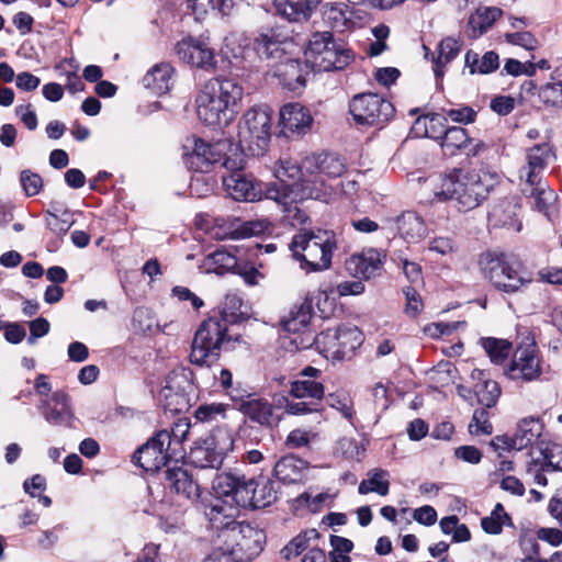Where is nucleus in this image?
<instances>
[{
	"mask_svg": "<svg viewBox=\"0 0 562 562\" xmlns=\"http://www.w3.org/2000/svg\"><path fill=\"white\" fill-rule=\"evenodd\" d=\"M47 227L57 235L66 234L74 224L69 211H64L61 216L54 212H47L45 216Z\"/></svg>",
	"mask_w": 562,
	"mask_h": 562,
	"instance_id": "5fc2aeb1",
	"label": "nucleus"
},
{
	"mask_svg": "<svg viewBox=\"0 0 562 562\" xmlns=\"http://www.w3.org/2000/svg\"><path fill=\"white\" fill-rule=\"evenodd\" d=\"M554 157L552 148L549 144L535 145L528 150V173L527 183L535 184L536 180L541 179L539 171Z\"/></svg>",
	"mask_w": 562,
	"mask_h": 562,
	"instance_id": "473e14b6",
	"label": "nucleus"
},
{
	"mask_svg": "<svg viewBox=\"0 0 562 562\" xmlns=\"http://www.w3.org/2000/svg\"><path fill=\"white\" fill-rule=\"evenodd\" d=\"M20 182L27 196L38 194L43 188V180L41 176L31 170H23L21 172Z\"/></svg>",
	"mask_w": 562,
	"mask_h": 562,
	"instance_id": "052dcab7",
	"label": "nucleus"
},
{
	"mask_svg": "<svg viewBox=\"0 0 562 562\" xmlns=\"http://www.w3.org/2000/svg\"><path fill=\"white\" fill-rule=\"evenodd\" d=\"M175 52L181 61L196 68L207 70L215 65L214 50L202 38L184 37L176 44Z\"/></svg>",
	"mask_w": 562,
	"mask_h": 562,
	"instance_id": "6ab92c4d",
	"label": "nucleus"
},
{
	"mask_svg": "<svg viewBox=\"0 0 562 562\" xmlns=\"http://www.w3.org/2000/svg\"><path fill=\"white\" fill-rule=\"evenodd\" d=\"M426 250L436 260H451L458 254L459 246L451 237L438 236L428 241Z\"/></svg>",
	"mask_w": 562,
	"mask_h": 562,
	"instance_id": "a18cd8bd",
	"label": "nucleus"
},
{
	"mask_svg": "<svg viewBox=\"0 0 562 562\" xmlns=\"http://www.w3.org/2000/svg\"><path fill=\"white\" fill-rule=\"evenodd\" d=\"M227 314L214 315L205 319L196 329L193 337L190 361L204 366L215 361L222 351V346L228 341Z\"/></svg>",
	"mask_w": 562,
	"mask_h": 562,
	"instance_id": "0eeeda50",
	"label": "nucleus"
},
{
	"mask_svg": "<svg viewBox=\"0 0 562 562\" xmlns=\"http://www.w3.org/2000/svg\"><path fill=\"white\" fill-rule=\"evenodd\" d=\"M462 43L454 37H446L440 41L437 47V58L435 60L434 71L436 77H441L443 67L454 59L460 53Z\"/></svg>",
	"mask_w": 562,
	"mask_h": 562,
	"instance_id": "79ce46f5",
	"label": "nucleus"
},
{
	"mask_svg": "<svg viewBox=\"0 0 562 562\" xmlns=\"http://www.w3.org/2000/svg\"><path fill=\"white\" fill-rule=\"evenodd\" d=\"M270 232L271 223L267 218H256L250 221H240L235 218L232 222L228 235L232 239H243Z\"/></svg>",
	"mask_w": 562,
	"mask_h": 562,
	"instance_id": "e433bc0d",
	"label": "nucleus"
},
{
	"mask_svg": "<svg viewBox=\"0 0 562 562\" xmlns=\"http://www.w3.org/2000/svg\"><path fill=\"white\" fill-rule=\"evenodd\" d=\"M274 176L277 182L267 189L266 196L286 209L305 199L324 202L331 199V187L326 186L321 177L308 178L303 165L299 167L292 161L281 160Z\"/></svg>",
	"mask_w": 562,
	"mask_h": 562,
	"instance_id": "f03ea898",
	"label": "nucleus"
},
{
	"mask_svg": "<svg viewBox=\"0 0 562 562\" xmlns=\"http://www.w3.org/2000/svg\"><path fill=\"white\" fill-rule=\"evenodd\" d=\"M481 346L495 364H502L513 351V345L507 339L486 337L481 339Z\"/></svg>",
	"mask_w": 562,
	"mask_h": 562,
	"instance_id": "37998d69",
	"label": "nucleus"
},
{
	"mask_svg": "<svg viewBox=\"0 0 562 562\" xmlns=\"http://www.w3.org/2000/svg\"><path fill=\"white\" fill-rule=\"evenodd\" d=\"M165 485L179 498L194 502L200 496V485L183 468H172L165 472Z\"/></svg>",
	"mask_w": 562,
	"mask_h": 562,
	"instance_id": "b1692460",
	"label": "nucleus"
},
{
	"mask_svg": "<svg viewBox=\"0 0 562 562\" xmlns=\"http://www.w3.org/2000/svg\"><path fill=\"white\" fill-rule=\"evenodd\" d=\"M190 424L180 419L172 428V435L167 430L158 431L151 439L143 445L135 453L134 461L147 472H155L167 464L175 457L172 443H180L186 439Z\"/></svg>",
	"mask_w": 562,
	"mask_h": 562,
	"instance_id": "6e6552de",
	"label": "nucleus"
},
{
	"mask_svg": "<svg viewBox=\"0 0 562 562\" xmlns=\"http://www.w3.org/2000/svg\"><path fill=\"white\" fill-rule=\"evenodd\" d=\"M318 538V532L315 529L304 531L294 537L282 550L281 554L284 559L290 560L311 549V541Z\"/></svg>",
	"mask_w": 562,
	"mask_h": 562,
	"instance_id": "49530a36",
	"label": "nucleus"
},
{
	"mask_svg": "<svg viewBox=\"0 0 562 562\" xmlns=\"http://www.w3.org/2000/svg\"><path fill=\"white\" fill-rule=\"evenodd\" d=\"M368 479L363 480L358 487L360 494L376 493L385 496L390 491L389 472L383 469H372L368 473Z\"/></svg>",
	"mask_w": 562,
	"mask_h": 562,
	"instance_id": "a19ab883",
	"label": "nucleus"
},
{
	"mask_svg": "<svg viewBox=\"0 0 562 562\" xmlns=\"http://www.w3.org/2000/svg\"><path fill=\"white\" fill-rule=\"evenodd\" d=\"M539 99L547 106H562V68L551 75V79L539 90Z\"/></svg>",
	"mask_w": 562,
	"mask_h": 562,
	"instance_id": "58836bf2",
	"label": "nucleus"
},
{
	"mask_svg": "<svg viewBox=\"0 0 562 562\" xmlns=\"http://www.w3.org/2000/svg\"><path fill=\"white\" fill-rule=\"evenodd\" d=\"M363 341L362 333L355 325H340L327 328L317 336L308 334L297 342L293 339L295 350L308 348L313 344L316 349L327 359L340 360L348 351L355 350Z\"/></svg>",
	"mask_w": 562,
	"mask_h": 562,
	"instance_id": "423d86ee",
	"label": "nucleus"
},
{
	"mask_svg": "<svg viewBox=\"0 0 562 562\" xmlns=\"http://www.w3.org/2000/svg\"><path fill=\"white\" fill-rule=\"evenodd\" d=\"M502 15L496 7H482L472 13L468 21V32L471 37H479L485 33Z\"/></svg>",
	"mask_w": 562,
	"mask_h": 562,
	"instance_id": "f704fd0d",
	"label": "nucleus"
},
{
	"mask_svg": "<svg viewBox=\"0 0 562 562\" xmlns=\"http://www.w3.org/2000/svg\"><path fill=\"white\" fill-rule=\"evenodd\" d=\"M322 0H274L277 12L292 22L306 21Z\"/></svg>",
	"mask_w": 562,
	"mask_h": 562,
	"instance_id": "c85d7f7f",
	"label": "nucleus"
},
{
	"mask_svg": "<svg viewBox=\"0 0 562 562\" xmlns=\"http://www.w3.org/2000/svg\"><path fill=\"white\" fill-rule=\"evenodd\" d=\"M227 146V142L210 144L201 138H189L183 146L186 164L195 171L207 172L212 165L221 161Z\"/></svg>",
	"mask_w": 562,
	"mask_h": 562,
	"instance_id": "a211bd4d",
	"label": "nucleus"
},
{
	"mask_svg": "<svg viewBox=\"0 0 562 562\" xmlns=\"http://www.w3.org/2000/svg\"><path fill=\"white\" fill-rule=\"evenodd\" d=\"M235 484L232 473L217 474L213 481L214 497L205 509V516L218 533L238 524L235 519L243 505L237 498Z\"/></svg>",
	"mask_w": 562,
	"mask_h": 562,
	"instance_id": "39448f33",
	"label": "nucleus"
},
{
	"mask_svg": "<svg viewBox=\"0 0 562 562\" xmlns=\"http://www.w3.org/2000/svg\"><path fill=\"white\" fill-rule=\"evenodd\" d=\"M227 405L223 403H210L199 406L194 412V417L201 423L214 422L218 417L224 418Z\"/></svg>",
	"mask_w": 562,
	"mask_h": 562,
	"instance_id": "6e6d98bb",
	"label": "nucleus"
},
{
	"mask_svg": "<svg viewBox=\"0 0 562 562\" xmlns=\"http://www.w3.org/2000/svg\"><path fill=\"white\" fill-rule=\"evenodd\" d=\"M290 394L295 398L322 400L325 396V386L317 380L297 379L291 383Z\"/></svg>",
	"mask_w": 562,
	"mask_h": 562,
	"instance_id": "c03bdc74",
	"label": "nucleus"
},
{
	"mask_svg": "<svg viewBox=\"0 0 562 562\" xmlns=\"http://www.w3.org/2000/svg\"><path fill=\"white\" fill-rule=\"evenodd\" d=\"M235 490L237 498L241 503L243 508L252 507L261 508L269 506L277 499V492L273 483L269 480L257 481L255 479H246L245 475H235Z\"/></svg>",
	"mask_w": 562,
	"mask_h": 562,
	"instance_id": "f3484780",
	"label": "nucleus"
},
{
	"mask_svg": "<svg viewBox=\"0 0 562 562\" xmlns=\"http://www.w3.org/2000/svg\"><path fill=\"white\" fill-rule=\"evenodd\" d=\"M542 373L541 361L538 349L533 340L527 339V342L517 347L513 359L507 367L505 374L512 380L533 381Z\"/></svg>",
	"mask_w": 562,
	"mask_h": 562,
	"instance_id": "dca6fc26",
	"label": "nucleus"
},
{
	"mask_svg": "<svg viewBox=\"0 0 562 562\" xmlns=\"http://www.w3.org/2000/svg\"><path fill=\"white\" fill-rule=\"evenodd\" d=\"M312 317L313 311L311 307V302L304 300L302 303L294 305L288 315L283 317L282 326L289 333L305 334Z\"/></svg>",
	"mask_w": 562,
	"mask_h": 562,
	"instance_id": "7c9ffc66",
	"label": "nucleus"
},
{
	"mask_svg": "<svg viewBox=\"0 0 562 562\" xmlns=\"http://www.w3.org/2000/svg\"><path fill=\"white\" fill-rule=\"evenodd\" d=\"M482 146L480 142L472 146V139L462 127L446 128L441 137V147L450 156L456 155L458 150H464L467 155H476Z\"/></svg>",
	"mask_w": 562,
	"mask_h": 562,
	"instance_id": "bb28decb",
	"label": "nucleus"
},
{
	"mask_svg": "<svg viewBox=\"0 0 562 562\" xmlns=\"http://www.w3.org/2000/svg\"><path fill=\"white\" fill-rule=\"evenodd\" d=\"M336 247L335 234L329 231L302 232L291 241L294 258L302 261L301 267L308 271L327 270Z\"/></svg>",
	"mask_w": 562,
	"mask_h": 562,
	"instance_id": "20e7f679",
	"label": "nucleus"
},
{
	"mask_svg": "<svg viewBox=\"0 0 562 562\" xmlns=\"http://www.w3.org/2000/svg\"><path fill=\"white\" fill-rule=\"evenodd\" d=\"M244 413L260 425L270 424L272 417V406L265 400H250L243 404Z\"/></svg>",
	"mask_w": 562,
	"mask_h": 562,
	"instance_id": "09e8293b",
	"label": "nucleus"
},
{
	"mask_svg": "<svg viewBox=\"0 0 562 562\" xmlns=\"http://www.w3.org/2000/svg\"><path fill=\"white\" fill-rule=\"evenodd\" d=\"M266 536L257 527L238 522L222 532L217 533V541L223 543L228 550H234L235 555L243 561L252 559L260 553L265 543Z\"/></svg>",
	"mask_w": 562,
	"mask_h": 562,
	"instance_id": "f8f14e48",
	"label": "nucleus"
},
{
	"mask_svg": "<svg viewBox=\"0 0 562 562\" xmlns=\"http://www.w3.org/2000/svg\"><path fill=\"white\" fill-rule=\"evenodd\" d=\"M304 55L306 63L317 71L341 69L350 60L349 53L339 49L329 32L313 34Z\"/></svg>",
	"mask_w": 562,
	"mask_h": 562,
	"instance_id": "9b49d317",
	"label": "nucleus"
},
{
	"mask_svg": "<svg viewBox=\"0 0 562 562\" xmlns=\"http://www.w3.org/2000/svg\"><path fill=\"white\" fill-rule=\"evenodd\" d=\"M273 75L283 88L290 91L299 92L305 86L303 67L297 59L285 57L276 65Z\"/></svg>",
	"mask_w": 562,
	"mask_h": 562,
	"instance_id": "393cba45",
	"label": "nucleus"
},
{
	"mask_svg": "<svg viewBox=\"0 0 562 562\" xmlns=\"http://www.w3.org/2000/svg\"><path fill=\"white\" fill-rule=\"evenodd\" d=\"M311 302V307L316 306L322 317H328L334 311V302L326 290L318 289L304 299Z\"/></svg>",
	"mask_w": 562,
	"mask_h": 562,
	"instance_id": "13d9d810",
	"label": "nucleus"
},
{
	"mask_svg": "<svg viewBox=\"0 0 562 562\" xmlns=\"http://www.w3.org/2000/svg\"><path fill=\"white\" fill-rule=\"evenodd\" d=\"M447 116L442 113H435L424 117H418L415 123V128L423 125L425 128V136L441 139L446 131Z\"/></svg>",
	"mask_w": 562,
	"mask_h": 562,
	"instance_id": "8fccbe9b",
	"label": "nucleus"
},
{
	"mask_svg": "<svg viewBox=\"0 0 562 562\" xmlns=\"http://www.w3.org/2000/svg\"><path fill=\"white\" fill-rule=\"evenodd\" d=\"M469 431L471 435H491L493 426L490 423V415L485 408L475 409L472 420L469 424Z\"/></svg>",
	"mask_w": 562,
	"mask_h": 562,
	"instance_id": "4d7b16f0",
	"label": "nucleus"
},
{
	"mask_svg": "<svg viewBox=\"0 0 562 562\" xmlns=\"http://www.w3.org/2000/svg\"><path fill=\"white\" fill-rule=\"evenodd\" d=\"M307 463L294 456L281 458L274 465V475L286 484L303 482L307 475Z\"/></svg>",
	"mask_w": 562,
	"mask_h": 562,
	"instance_id": "cd10ccee",
	"label": "nucleus"
},
{
	"mask_svg": "<svg viewBox=\"0 0 562 562\" xmlns=\"http://www.w3.org/2000/svg\"><path fill=\"white\" fill-rule=\"evenodd\" d=\"M378 265L376 254L370 251L368 254L352 255L346 261V269L356 278L369 279L378 269Z\"/></svg>",
	"mask_w": 562,
	"mask_h": 562,
	"instance_id": "4c0bfd02",
	"label": "nucleus"
},
{
	"mask_svg": "<svg viewBox=\"0 0 562 562\" xmlns=\"http://www.w3.org/2000/svg\"><path fill=\"white\" fill-rule=\"evenodd\" d=\"M393 105L375 93L356 95L350 103V113L358 124L378 125L390 120Z\"/></svg>",
	"mask_w": 562,
	"mask_h": 562,
	"instance_id": "2eb2a0df",
	"label": "nucleus"
},
{
	"mask_svg": "<svg viewBox=\"0 0 562 562\" xmlns=\"http://www.w3.org/2000/svg\"><path fill=\"white\" fill-rule=\"evenodd\" d=\"M543 426L537 418H524L518 425L514 434V445L516 450L525 449L537 443L541 437Z\"/></svg>",
	"mask_w": 562,
	"mask_h": 562,
	"instance_id": "72a5a7b5",
	"label": "nucleus"
},
{
	"mask_svg": "<svg viewBox=\"0 0 562 562\" xmlns=\"http://www.w3.org/2000/svg\"><path fill=\"white\" fill-rule=\"evenodd\" d=\"M442 114L447 116V120L450 119L452 122L463 124L474 122L476 115L475 111L469 106L443 110Z\"/></svg>",
	"mask_w": 562,
	"mask_h": 562,
	"instance_id": "338daca9",
	"label": "nucleus"
},
{
	"mask_svg": "<svg viewBox=\"0 0 562 562\" xmlns=\"http://www.w3.org/2000/svg\"><path fill=\"white\" fill-rule=\"evenodd\" d=\"M401 237L408 243H418L427 234L424 220L414 212H405L397 218Z\"/></svg>",
	"mask_w": 562,
	"mask_h": 562,
	"instance_id": "2f4dec72",
	"label": "nucleus"
},
{
	"mask_svg": "<svg viewBox=\"0 0 562 562\" xmlns=\"http://www.w3.org/2000/svg\"><path fill=\"white\" fill-rule=\"evenodd\" d=\"M351 12L345 3H326L323 8V18L331 27L344 30L350 21Z\"/></svg>",
	"mask_w": 562,
	"mask_h": 562,
	"instance_id": "de8ad7c7",
	"label": "nucleus"
},
{
	"mask_svg": "<svg viewBox=\"0 0 562 562\" xmlns=\"http://www.w3.org/2000/svg\"><path fill=\"white\" fill-rule=\"evenodd\" d=\"M245 160L241 153L227 157L223 166L232 172L223 178V186L228 195L236 201L254 202L261 199L262 190L254 179L241 172Z\"/></svg>",
	"mask_w": 562,
	"mask_h": 562,
	"instance_id": "4468645a",
	"label": "nucleus"
},
{
	"mask_svg": "<svg viewBox=\"0 0 562 562\" xmlns=\"http://www.w3.org/2000/svg\"><path fill=\"white\" fill-rule=\"evenodd\" d=\"M499 177L490 170L453 169L431 175L420 186V194L429 203L453 201L459 210L477 207L498 183Z\"/></svg>",
	"mask_w": 562,
	"mask_h": 562,
	"instance_id": "f257e3e1",
	"label": "nucleus"
},
{
	"mask_svg": "<svg viewBox=\"0 0 562 562\" xmlns=\"http://www.w3.org/2000/svg\"><path fill=\"white\" fill-rule=\"evenodd\" d=\"M317 436L316 431L312 429H301L296 428L290 431L286 437L285 445L289 448H301L307 446L313 439Z\"/></svg>",
	"mask_w": 562,
	"mask_h": 562,
	"instance_id": "680f3d73",
	"label": "nucleus"
},
{
	"mask_svg": "<svg viewBox=\"0 0 562 562\" xmlns=\"http://www.w3.org/2000/svg\"><path fill=\"white\" fill-rule=\"evenodd\" d=\"M508 43L521 46L527 50H533L537 47V40L529 32H515L505 35Z\"/></svg>",
	"mask_w": 562,
	"mask_h": 562,
	"instance_id": "774afa93",
	"label": "nucleus"
},
{
	"mask_svg": "<svg viewBox=\"0 0 562 562\" xmlns=\"http://www.w3.org/2000/svg\"><path fill=\"white\" fill-rule=\"evenodd\" d=\"M471 379L474 382L473 390L480 404L485 408L493 407L501 395L498 383L490 378V374L481 369H474L471 372Z\"/></svg>",
	"mask_w": 562,
	"mask_h": 562,
	"instance_id": "a878e982",
	"label": "nucleus"
},
{
	"mask_svg": "<svg viewBox=\"0 0 562 562\" xmlns=\"http://www.w3.org/2000/svg\"><path fill=\"white\" fill-rule=\"evenodd\" d=\"M509 520L504 506L497 503L490 516L484 517L481 520L483 530L491 535H497L502 531V528L506 521Z\"/></svg>",
	"mask_w": 562,
	"mask_h": 562,
	"instance_id": "603ef678",
	"label": "nucleus"
},
{
	"mask_svg": "<svg viewBox=\"0 0 562 562\" xmlns=\"http://www.w3.org/2000/svg\"><path fill=\"white\" fill-rule=\"evenodd\" d=\"M403 292L406 299L405 313L411 317L417 316L424 307L419 293L411 286L405 288Z\"/></svg>",
	"mask_w": 562,
	"mask_h": 562,
	"instance_id": "e2e57ef3",
	"label": "nucleus"
},
{
	"mask_svg": "<svg viewBox=\"0 0 562 562\" xmlns=\"http://www.w3.org/2000/svg\"><path fill=\"white\" fill-rule=\"evenodd\" d=\"M303 168L308 172V178L321 177L326 186H330L331 195L335 187L327 181L340 177L345 172L344 161L339 157L329 154L306 157L303 160Z\"/></svg>",
	"mask_w": 562,
	"mask_h": 562,
	"instance_id": "412c9836",
	"label": "nucleus"
},
{
	"mask_svg": "<svg viewBox=\"0 0 562 562\" xmlns=\"http://www.w3.org/2000/svg\"><path fill=\"white\" fill-rule=\"evenodd\" d=\"M234 553V550H228L216 540L213 551L205 558L204 562H241Z\"/></svg>",
	"mask_w": 562,
	"mask_h": 562,
	"instance_id": "69168bd1",
	"label": "nucleus"
},
{
	"mask_svg": "<svg viewBox=\"0 0 562 562\" xmlns=\"http://www.w3.org/2000/svg\"><path fill=\"white\" fill-rule=\"evenodd\" d=\"M173 72L170 64H157L144 76V86L155 94H165L171 88Z\"/></svg>",
	"mask_w": 562,
	"mask_h": 562,
	"instance_id": "c756f323",
	"label": "nucleus"
},
{
	"mask_svg": "<svg viewBox=\"0 0 562 562\" xmlns=\"http://www.w3.org/2000/svg\"><path fill=\"white\" fill-rule=\"evenodd\" d=\"M243 95V87L234 79H212L196 98L198 116L206 125H228L238 113Z\"/></svg>",
	"mask_w": 562,
	"mask_h": 562,
	"instance_id": "7ed1b4c3",
	"label": "nucleus"
},
{
	"mask_svg": "<svg viewBox=\"0 0 562 562\" xmlns=\"http://www.w3.org/2000/svg\"><path fill=\"white\" fill-rule=\"evenodd\" d=\"M237 268V258L224 249H217L214 252L207 255L201 265L203 272L216 274H224L229 271H235Z\"/></svg>",
	"mask_w": 562,
	"mask_h": 562,
	"instance_id": "c9c22d12",
	"label": "nucleus"
},
{
	"mask_svg": "<svg viewBox=\"0 0 562 562\" xmlns=\"http://www.w3.org/2000/svg\"><path fill=\"white\" fill-rule=\"evenodd\" d=\"M524 193L532 199L540 212H546L557 200L555 193L542 179L536 180L535 184L525 183Z\"/></svg>",
	"mask_w": 562,
	"mask_h": 562,
	"instance_id": "ea45409f",
	"label": "nucleus"
},
{
	"mask_svg": "<svg viewBox=\"0 0 562 562\" xmlns=\"http://www.w3.org/2000/svg\"><path fill=\"white\" fill-rule=\"evenodd\" d=\"M193 386L186 372H171L162 390L165 407L172 413H182L190 407L189 393Z\"/></svg>",
	"mask_w": 562,
	"mask_h": 562,
	"instance_id": "aec40b11",
	"label": "nucleus"
},
{
	"mask_svg": "<svg viewBox=\"0 0 562 562\" xmlns=\"http://www.w3.org/2000/svg\"><path fill=\"white\" fill-rule=\"evenodd\" d=\"M279 123L284 134L303 135L312 128L313 116L301 103L291 102L280 109Z\"/></svg>",
	"mask_w": 562,
	"mask_h": 562,
	"instance_id": "4be33fe9",
	"label": "nucleus"
},
{
	"mask_svg": "<svg viewBox=\"0 0 562 562\" xmlns=\"http://www.w3.org/2000/svg\"><path fill=\"white\" fill-rule=\"evenodd\" d=\"M255 49L260 57L265 58H281L283 56L281 44L268 34H261L256 38Z\"/></svg>",
	"mask_w": 562,
	"mask_h": 562,
	"instance_id": "864d4df0",
	"label": "nucleus"
},
{
	"mask_svg": "<svg viewBox=\"0 0 562 562\" xmlns=\"http://www.w3.org/2000/svg\"><path fill=\"white\" fill-rule=\"evenodd\" d=\"M336 451L347 459H358L366 451V447L362 442L353 438L344 437L338 440Z\"/></svg>",
	"mask_w": 562,
	"mask_h": 562,
	"instance_id": "bf43d9fd",
	"label": "nucleus"
},
{
	"mask_svg": "<svg viewBox=\"0 0 562 562\" xmlns=\"http://www.w3.org/2000/svg\"><path fill=\"white\" fill-rule=\"evenodd\" d=\"M480 271L496 289L506 293L518 291L530 280L526 277L517 260L498 252L486 251L479 258Z\"/></svg>",
	"mask_w": 562,
	"mask_h": 562,
	"instance_id": "1a4fd4ad",
	"label": "nucleus"
},
{
	"mask_svg": "<svg viewBox=\"0 0 562 562\" xmlns=\"http://www.w3.org/2000/svg\"><path fill=\"white\" fill-rule=\"evenodd\" d=\"M272 110L267 105L248 109L238 122L239 144L251 155H262L268 148L272 134Z\"/></svg>",
	"mask_w": 562,
	"mask_h": 562,
	"instance_id": "9d476101",
	"label": "nucleus"
},
{
	"mask_svg": "<svg viewBox=\"0 0 562 562\" xmlns=\"http://www.w3.org/2000/svg\"><path fill=\"white\" fill-rule=\"evenodd\" d=\"M233 447L234 439L231 432L220 429L202 442H196L189 453V459L194 467L218 469Z\"/></svg>",
	"mask_w": 562,
	"mask_h": 562,
	"instance_id": "ddd939ff",
	"label": "nucleus"
},
{
	"mask_svg": "<svg viewBox=\"0 0 562 562\" xmlns=\"http://www.w3.org/2000/svg\"><path fill=\"white\" fill-rule=\"evenodd\" d=\"M326 403L329 407L338 411L346 419H351L353 416V404L350 395L342 390L329 393L326 396Z\"/></svg>",
	"mask_w": 562,
	"mask_h": 562,
	"instance_id": "3c124183",
	"label": "nucleus"
},
{
	"mask_svg": "<svg viewBox=\"0 0 562 562\" xmlns=\"http://www.w3.org/2000/svg\"><path fill=\"white\" fill-rule=\"evenodd\" d=\"M213 191V182L211 181V178L203 175H196L192 177L190 182V192L192 195H195L198 198L205 196L210 194Z\"/></svg>",
	"mask_w": 562,
	"mask_h": 562,
	"instance_id": "0e129e2a",
	"label": "nucleus"
},
{
	"mask_svg": "<svg viewBox=\"0 0 562 562\" xmlns=\"http://www.w3.org/2000/svg\"><path fill=\"white\" fill-rule=\"evenodd\" d=\"M44 419L55 426H70L74 413L69 403V396L63 391L54 392L52 398H43L38 405Z\"/></svg>",
	"mask_w": 562,
	"mask_h": 562,
	"instance_id": "5701e85b",
	"label": "nucleus"
}]
</instances>
